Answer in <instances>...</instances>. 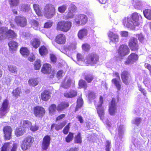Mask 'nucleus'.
<instances>
[{"mask_svg": "<svg viewBox=\"0 0 151 151\" xmlns=\"http://www.w3.org/2000/svg\"><path fill=\"white\" fill-rule=\"evenodd\" d=\"M141 16L137 12L132 13L131 17H124L123 19L122 23L126 27L134 29L136 27L138 26L139 24V17Z\"/></svg>", "mask_w": 151, "mask_h": 151, "instance_id": "f257e3e1", "label": "nucleus"}, {"mask_svg": "<svg viewBox=\"0 0 151 151\" xmlns=\"http://www.w3.org/2000/svg\"><path fill=\"white\" fill-rule=\"evenodd\" d=\"M56 13V9L55 6L50 4H46L45 6L43 11L44 16L47 19L53 17Z\"/></svg>", "mask_w": 151, "mask_h": 151, "instance_id": "f03ea898", "label": "nucleus"}, {"mask_svg": "<svg viewBox=\"0 0 151 151\" xmlns=\"http://www.w3.org/2000/svg\"><path fill=\"white\" fill-rule=\"evenodd\" d=\"M72 26V23L70 21L61 20L58 22L56 29L57 30L66 32L70 29Z\"/></svg>", "mask_w": 151, "mask_h": 151, "instance_id": "7ed1b4c3", "label": "nucleus"}, {"mask_svg": "<svg viewBox=\"0 0 151 151\" xmlns=\"http://www.w3.org/2000/svg\"><path fill=\"white\" fill-rule=\"evenodd\" d=\"M99 55L95 52H93L88 55L84 60L87 65H92L96 63L99 60Z\"/></svg>", "mask_w": 151, "mask_h": 151, "instance_id": "20e7f679", "label": "nucleus"}, {"mask_svg": "<svg viewBox=\"0 0 151 151\" xmlns=\"http://www.w3.org/2000/svg\"><path fill=\"white\" fill-rule=\"evenodd\" d=\"M128 45L132 51H137L139 48L137 39L134 37H132L129 39Z\"/></svg>", "mask_w": 151, "mask_h": 151, "instance_id": "39448f33", "label": "nucleus"}, {"mask_svg": "<svg viewBox=\"0 0 151 151\" xmlns=\"http://www.w3.org/2000/svg\"><path fill=\"white\" fill-rule=\"evenodd\" d=\"M103 103V99L101 96H100L98 104H97L95 102V105L96 107L97 113L101 119L102 120L104 119V109L102 106V104Z\"/></svg>", "mask_w": 151, "mask_h": 151, "instance_id": "423d86ee", "label": "nucleus"}, {"mask_svg": "<svg viewBox=\"0 0 151 151\" xmlns=\"http://www.w3.org/2000/svg\"><path fill=\"white\" fill-rule=\"evenodd\" d=\"M9 109V102L8 100H5L0 108V118H3L8 112Z\"/></svg>", "mask_w": 151, "mask_h": 151, "instance_id": "0eeeda50", "label": "nucleus"}, {"mask_svg": "<svg viewBox=\"0 0 151 151\" xmlns=\"http://www.w3.org/2000/svg\"><path fill=\"white\" fill-rule=\"evenodd\" d=\"M33 142V137L31 136L26 137L22 142L21 145L22 149L24 151L26 150L31 147Z\"/></svg>", "mask_w": 151, "mask_h": 151, "instance_id": "6e6552de", "label": "nucleus"}, {"mask_svg": "<svg viewBox=\"0 0 151 151\" xmlns=\"http://www.w3.org/2000/svg\"><path fill=\"white\" fill-rule=\"evenodd\" d=\"M14 21L17 24L21 27H24L27 25V21L26 18L22 16H16Z\"/></svg>", "mask_w": 151, "mask_h": 151, "instance_id": "1a4fd4ad", "label": "nucleus"}, {"mask_svg": "<svg viewBox=\"0 0 151 151\" xmlns=\"http://www.w3.org/2000/svg\"><path fill=\"white\" fill-rule=\"evenodd\" d=\"M117 52L119 56L124 57L129 53L130 50L127 45H122L119 47Z\"/></svg>", "mask_w": 151, "mask_h": 151, "instance_id": "9d476101", "label": "nucleus"}, {"mask_svg": "<svg viewBox=\"0 0 151 151\" xmlns=\"http://www.w3.org/2000/svg\"><path fill=\"white\" fill-rule=\"evenodd\" d=\"M54 40L55 42L58 45H64L66 42V36L62 33L58 34L55 37Z\"/></svg>", "mask_w": 151, "mask_h": 151, "instance_id": "9b49d317", "label": "nucleus"}, {"mask_svg": "<svg viewBox=\"0 0 151 151\" xmlns=\"http://www.w3.org/2000/svg\"><path fill=\"white\" fill-rule=\"evenodd\" d=\"M75 21L76 24H81V25L85 24L87 22V18L86 16L83 14L78 15L75 19Z\"/></svg>", "mask_w": 151, "mask_h": 151, "instance_id": "f8f14e48", "label": "nucleus"}, {"mask_svg": "<svg viewBox=\"0 0 151 151\" xmlns=\"http://www.w3.org/2000/svg\"><path fill=\"white\" fill-rule=\"evenodd\" d=\"M138 55L134 53H132L128 57L127 60L124 62L126 65L133 63L137 61L138 59Z\"/></svg>", "mask_w": 151, "mask_h": 151, "instance_id": "ddd939ff", "label": "nucleus"}, {"mask_svg": "<svg viewBox=\"0 0 151 151\" xmlns=\"http://www.w3.org/2000/svg\"><path fill=\"white\" fill-rule=\"evenodd\" d=\"M34 112L36 117L41 118L44 116L45 111L44 108L41 106H37L34 108Z\"/></svg>", "mask_w": 151, "mask_h": 151, "instance_id": "4468645a", "label": "nucleus"}, {"mask_svg": "<svg viewBox=\"0 0 151 151\" xmlns=\"http://www.w3.org/2000/svg\"><path fill=\"white\" fill-rule=\"evenodd\" d=\"M121 77L122 81L125 85L129 84L131 79L130 73L127 71L124 70L122 72Z\"/></svg>", "mask_w": 151, "mask_h": 151, "instance_id": "2eb2a0df", "label": "nucleus"}, {"mask_svg": "<svg viewBox=\"0 0 151 151\" xmlns=\"http://www.w3.org/2000/svg\"><path fill=\"white\" fill-rule=\"evenodd\" d=\"M50 137L48 135L45 136L44 137L42 144V147L43 150H45L47 149L50 145Z\"/></svg>", "mask_w": 151, "mask_h": 151, "instance_id": "dca6fc26", "label": "nucleus"}, {"mask_svg": "<svg viewBox=\"0 0 151 151\" xmlns=\"http://www.w3.org/2000/svg\"><path fill=\"white\" fill-rule=\"evenodd\" d=\"M12 131L11 128L9 126H6L3 128L5 138L6 140H9L11 139Z\"/></svg>", "mask_w": 151, "mask_h": 151, "instance_id": "f3484780", "label": "nucleus"}, {"mask_svg": "<svg viewBox=\"0 0 151 151\" xmlns=\"http://www.w3.org/2000/svg\"><path fill=\"white\" fill-rule=\"evenodd\" d=\"M108 36L110 40V42H117L119 40V36L117 34L114 33L113 32L109 31L108 34Z\"/></svg>", "mask_w": 151, "mask_h": 151, "instance_id": "a211bd4d", "label": "nucleus"}, {"mask_svg": "<svg viewBox=\"0 0 151 151\" xmlns=\"http://www.w3.org/2000/svg\"><path fill=\"white\" fill-rule=\"evenodd\" d=\"M41 40L39 37H35L30 41V44L35 49L39 47L41 44Z\"/></svg>", "mask_w": 151, "mask_h": 151, "instance_id": "6ab92c4d", "label": "nucleus"}, {"mask_svg": "<svg viewBox=\"0 0 151 151\" xmlns=\"http://www.w3.org/2000/svg\"><path fill=\"white\" fill-rule=\"evenodd\" d=\"M6 37L8 39H15L17 37V35L15 32L11 29H9L6 31L5 34Z\"/></svg>", "mask_w": 151, "mask_h": 151, "instance_id": "aec40b11", "label": "nucleus"}, {"mask_svg": "<svg viewBox=\"0 0 151 151\" xmlns=\"http://www.w3.org/2000/svg\"><path fill=\"white\" fill-rule=\"evenodd\" d=\"M88 34L87 29L83 28L80 29L78 33V37L80 40H82L86 37Z\"/></svg>", "mask_w": 151, "mask_h": 151, "instance_id": "412c9836", "label": "nucleus"}, {"mask_svg": "<svg viewBox=\"0 0 151 151\" xmlns=\"http://www.w3.org/2000/svg\"><path fill=\"white\" fill-rule=\"evenodd\" d=\"M116 110V107L115 104V100L113 98L109 106V111L110 114L111 115H114Z\"/></svg>", "mask_w": 151, "mask_h": 151, "instance_id": "4be33fe9", "label": "nucleus"}, {"mask_svg": "<svg viewBox=\"0 0 151 151\" xmlns=\"http://www.w3.org/2000/svg\"><path fill=\"white\" fill-rule=\"evenodd\" d=\"M39 52L42 56L46 55L48 53V50L47 47L45 45L41 46L39 48Z\"/></svg>", "mask_w": 151, "mask_h": 151, "instance_id": "5701e85b", "label": "nucleus"}, {"mask_svg": "<svg viewBox=\"0 0 151 151\" xmlns=\"http://www.w3.org/2000/svg\"><path fill=\"white\" fill-rule=\"evenodd\" d=\"M111 82L116 87L118 90H120L121 88V82L120 79L119 80L118 78H114L111 80Z\"/></svg>", "mask_w": 151, "mask_h": 151, "instance_id": "b1692460", "label": "nucleus"}, {"mask_svg": "<svg viewBox=\"0 0 151 151\" xmlns=\"http://www.w3.org/2000/svg\"><path fill=\"white\" fill-rule=\"evenodd\" d=\"M41 99L44 101L47 100L50 97V93L48 90H45L41 93Z\"/></svg>", "mask_w": 151, "mask_h": 151, "instance_id": "393cba45", "label": "nucleus"}, {"mask_svg": "<svg viewBox=\"0 0 151 151\" xmlns=\"http://www.w3.org/2000/svg\"><path fill=\"white\" fill-rule=\"evenodd\" d=\"M77 92L74 90H70L69 91L66 92L64 93V96L67 98H71L76 96Z\"/></svg>", "mask_w": 151, "mask_h": 151, "instance_id": "a878e982", "label": "nucleus"}, {"mask_svg": "<svg viewBox=\"0 0 151 151\" xmlns=\"http://www.w3.org/2000/svg\"><path fill=\"white\" fill-rule=\"evenodd\" d=\"M10 49L12 51H16L18 47V43L14 41H11L8 43Z\"/></svg>", "mask_w": 151, "mask_h": 151, "instance_id": "bb28decb", "label": "nucleus"}, {"mask_svg": "<svg viewBox=\"0 0 151 151\" xmlns=\"http://www.w3.org/2000/svg\"><path fill=\"white\" fill-rule=\"evenodd\" d=\"M34 9L36 14L39 16H42V12L39 5L37 4H35L33 5Z\"/></svg>", "mask_w": 151, "mask_h": 151, "instance_id": "cd10ccee", "label": "nucleus"}, {"mask_svg": "<svg viewBox=\"0 0 151 151\" xmlns=\"http://www.w3.org/2000/svg\"><path fill=\"white\" fill-rule=\"evenodd\" d=\"M124 131V128L123 125H121L119 127L118 136L119 139L121 141H122V139L123 137Z\"/></svg>", "mask_w": 151, "mask_h": 151, "instance_id": "c85d7f7f", "label": "nucleus"}, {"mask_svg": "<svg viewBox=\"0 0 151 151\" xmlns=\"http://www.w3.org/2000/svg\"><path fill=\"white\" fill-rule=\"evenodd\" d=\"M20 52L23 56H28L30 52L27 47H22L20 49Z\"/></svg>", "mask_w": 151, "mask_h": 151, "instance_id": "c756f323", "label": "nucleus"}, {"mask_svg": "<svg viewBox=\"0 0 151 151\" xmlns=\"http://www.w3.org/2000/svg\"><path fill=\"white\" fill-rule=\"evenodd\" d=\"M66 123L65 122H62L59 125L56 124H52L51 127V130L53 131V129L54 127L55 129L57 130H59V129H61L65 125Z\"/></svg>", "mask_w": 151, "mask_h": 151, "instance_id": "7c9ffc66", "label": "nucleus"}, {"mask_svg": "<svg viewBox=\"0 0 151 151\" xmlns=\"http://www.w3.org/2000/svg\"><path fill=\"white\" fill-rule=\"evenodd\" d=\"M69 104L68 103H61L58 105L57 107V110L58 111H61L65 108L68 107Z\"/></svg>", "mask_w": 151, "mask_h": 151, "instance_id": "2f4dec72", "label": "nucleus"}, {"mask_svg": "<svg viewBox=\"0 0 151 151\" xmlns=\"http://www.w3.org/2000/svg\"><path fill=\"white\" fill-rule=\"evenodd\" d=\"M21 124L23 129L29 128L31 125V123L28 120H23L21 121Z\"/></svg>", "mask_w": 151, "mask_h": 151, "instance_id": "473e14b6", "label": "nucleus"}, {"mask_svg": "<svg viewBox=\"0 0 151 151\" xmlns=\"http://www.w3.org/2000/svg\"><path fill=\"white\" fill-rule=\"evenodd\" d=\"M12 143L7 142L4 143L1 147V151H8L12 147Z\"/></svg>", "mask_w": 151, "mask_h": 151, "instance_id": "72a5a7b5", "label": "nucleus"}, {"mask_svg": "<svg viewBox=\"0 0 151 151\" xmlns=\"http://www.w3.org/2000/svg\"><path fill=\"white\" fill-rule=\"evenodd\" d=\"M8 2L10 7L17 6L19 3V0H8Z\"/></svg>", "mask_w": 151, "mask_h": 151, "instance_id": "f704fd0d", "label": "nucleus"}, {"mask_svg": "<svg viewBox=\"0 0 151 151\" xmlns=\"http://www.w3.org/2000/svg\"><path fill=\"white\" fill-rule=\"evenodd\" d=\"M144 16L147 19L151 20V10L149 9H146L143 12Z\"/></svg>", "mask_w": 151, "mask_h": 151, "instance_id": "c9c22d12", "label": "nucleus"}, {"mask_svg": "<svg viewBox=\"0 0 151 151\" xmlns=\"http://www.w3.org/2000/svg\"><path fill=\"white\" fill-rule=\"evenodd\" d=\"M25 132V129L20 127L16 130L15 134L17 136H18L22 135Z\"/></svg>", "mask_w": 151, "mask_h": 151, "instance_id": "e433bc0d", "label": "nucleus"}, {"mask_svg": "<svg viewBox=\"0 0 151 151\" xmlns=\"http://www.w3.org/2000/svg\"><path fill=\"white\" fill-rule=\"evenodd\" d=\"M83 104V100L81 97H79L77 99V104L76 107L75 111H78V109L81 108Z\"/></svg>", "mask_w": 151, "mask_h": 151, "instance_id": "4c0bfd02", "label": "nucleus"}, {"mask_svg": "<svg viewBox=\"0 0 151 151\" xmlns=\"http://www.w3.org/2000/svg\"><path fill=\"white\" fill-rule=\"evenodd\" d=\"M6 31L7 29L6 27H2L0 28V40L4 39L5 36V34Z\"/></svg>", "mask_w": 151, "mask_h": 151, "instance_id": "58836bf2", "label": "nucleus"}, {"mask_svg": "<svg viewBox=\"0 0 151 151\" xmlns=\"http://www.w3.org/2000/svg\"><path fill=\"white\" fill-rule=\"evenodd\" d=\"M21 93V89L18 88L14 90L12 92V94L13 96H14L16 98H17L20 96V94Z\"/></svg>", "mask_w": 151, "mask_h": 151, "instance_id": "ea45409f", "label": "nucleus"}, {"mask_svg": "<svg viewBox=\"0 0 151 151\" xmlns=\"http://www.w3.org/2000/svg\"><path fill=\"white\" fill-rule=\"evenodd\" d=\"M51 71V67H43L41 69V72L44 74H49Z\"/></svg>", "mask_w": 151, "mask_h": 151, "instance_id": "a19ab883", "label": "nucleus"}, {"mask_svg": "<svg viewBox=\"0 0 151 151\" xmlns=\"http://www.w3.org/2000/svg\"><path fill=\"white\" fill-rule=\"evenodd\" d=\"M84 78L88 83H90L93 80L94 76L92 74H88L85 76Z\"/></svg>", "mask_w": 151, "mask_h": 151, "instance_id": "79ce46f5", "label": "nucleus"}, {"mask_svg": "<svg viewBox=\"0 0 151 151\" xmlns=\"http://www.w3.org/2000/svg\"><path fill=\"white\" fill-rule=\"evenodd\" d=\"M28 82L30 85L34 86L37 85L38 83L37 78L30 79L29 80Z\"/></svg>", "mask_w": 151, "mask_h": 151, "instance_id": "37998d69", "label": "nucleus"}, {"mask_svg": "<svg viewBox=\"0 0 151 151\" xmlns=\"http://www.w3.org/2000/svg\"><path fill=\"white\" fill-rule=\"evenodd\" d=\"M67 6L66 5L63 4L58 7V10L60 13H63L65 12L67 9Z\"/></svg>", "mask_w": 151, "mask_h": 151, "instance_id": "c03bdc74", "label": "nucleus"}, {"mask_svg": "<svg viewBox=\"0 0 151 151\" xmlns=\"http://www.w3.org/2000/svg\"><path fill=\"white\" fill-rule=\"evenodd\" d=\"M79 86L81 88H86L87 87V83L84 81L81 80L79 81Z\"/></svg>", "mask_w": 151, "mask_h": 151, "instance_id": "a18cd8bd", "label": "nucleus"}, {"mask_svg": "<svg viewBox=\"0 0 151 151\" xmlns=\"http://www.w3.org/2000/svg\"><path fill=\"white\" fill-rule=\"evenodd\" d=\"M81 135V133H78L77 135L75 137L74 140L75 143L79 144L81 143L82 139Z\"/></svg>", "mask_w": 151, "mask_h": 151, "instance_id": "49530a36", "label": "nucleus"}, {"mask_svg": "<svg viewBox=\"0 0 151 151\" xmlns=\"http://www.w3.org/2000/svg\"><path fill=\"white\" fill-rule=\"evenodd\" d=\"M31 25L32 27L35 29L37 30L39 25L38 22L35 20H33L31 21Z\"/></svg>", "mask_w": 151, "mask_h": 151, "instance_id": "de8ad7c7", "label": "nucleus"}, {"mask_svg": "<svg viewBox=\"0 0 151 151\" xmlns=\"http://www.w3.org/2000/svg\"><path fill=\"white\" fill-rule=\"evenodd\" d=\"M71 82V80L70 79H68L66 82L62 83V87L65 88H69L70 86Z\"/></svg>", "mask_w": 151, "mask_h": 151, "instance_id": "09e8293b", "label": "nucleus"}, {"mask_svg": "<svg viewBox=\"0 0 151 151\" xmlns=\"http://www.w3.org/2000/svg\"><path fill=\"white\" fill-rule=\"evenodd\" d=\"M135 36L140 42L142 43L144 42L145 38L142 34L140 33L136 34Z\"/></svg>", "mask_w": 151, "mask_h": 151, "instance_id": "8fccbe9b", "label": "nucleus"}, {"mask_svg": "<svg viewBox=\"0 0 151 151\" xmlns=\"http://www.w3.org/2000/svg\"><path fill=\"white\" fill-rule=\"evenodd\" d=\"M50 56L51 61L54 64L57 61V58L55 55L50 53Z\"/></svg>", "mask_w": 151, "mask_h": 151, "instance_id": "3c124183", "label": "nucleus"}, {"mask_svg": "<svg viewBox=\"0 0 151 151\" xmlns=\"http://www.w3.org/2000/svg\"><path fill=\"white\" fill-rule=\"evenodd\" d=\"M21 10L24 12L28 11L31 9L29 5L27 4H22L21 6Z\"/></svg>", "mask_w": 151, "mask_h": 151, "instance_id": "603ef678", "label": "nucleus"}, {"mask_svg": "<svg viewBox=\"0 0 151 151\" xmlns=\"http://www.w3.org/2000/svg\"><path fill=\"white\" fill-rule=\"evenodd\" d=\"M82 48L83 50L85 51L88 52L90 49V47L88 44L84 43L82 45Z\"/></svg>", "mask_w": 151, "mask_h": 151, "instance_id": "864d4df0", "label": "nucleus"}, {"mask_svg": "<svg viewBox=\"0 0 151 151\" xmlns=\"http://www.w3.org/2000/svg\"><path fill=\"white\" fill-rule=\"evenodd\" d=\"M56 106L54 104L52 105L49 108V113L52 115L56 111Z\"/></svg>", "mask_w": 151, "mask_h": 151, "instance_id": "5fc2aeb1", "label": "nucleus"}, {"mask_svg": "<svg viewBox=\"0 0 151 151\" xmlns=\"http://www.w3.org/2000/svg\"><path fill=\"white\" fill-rule=\"evenodd\" d=\"M77 10V7L73 4H71L68 8V10L70 12H73V13L76 12Z\"/></svg>", "mask_w": 151, "mask_h": 151, "instance_id": "6e6d98bb", "label": "nucleus"}, {"mask_svg": "<svg viewBox=\"0 0 151 151\" xmlns=\"http://www.w3.org/2000/svg\"><path fill=\"white\" fill-rule=\"evenodd\" d=\"M65 75V72L63 70H60L57 73V77L58 79H60L63 76Z\"/></svg>", "mask_w": 151, "mask_h": 151, "instance_id": "4d7b16f0", "label": "nucleus"}, {"mask_svg": "<svg viewBox=\"0 0 151 151\" xmlns=\"http://www.w3.org/2000/svg\"><path fill=\"white\" fill-rule=\"evenodd\" d=\"M141 119L139 118H137L133 119L132 121V123L137 126L138 125L141 123Z\"/></svg>", "mask_w": 151, "mask_h": 151, "instance_id": "13d9d810", "label": "nucleus"}, {"mask_svg": "<svg viewBox=\"0 0 151 151\" xmlns=\"http://www.w3.org/2000/svg\"><path fill=\"white\" fill-rule=\"evenodd\" d=\"M73 137V133L70 132L67 137L65 138L66 141L67 142H69L72 141Z\"/></svg>", "mask_w": 151, "mask_h": 151, "instance_id": "bf43d9fd", "label": "nucleus"}, {"mask_svg": "<svg viewBox=\"0 0 151 151\" xmlns=\"http://www.w3.org/2000/svg\"><path fill=\"white\" fill-rule=\"evenodd\" d=\"M52 22L50 20L45 22L44 25V28H50L52 25Z\"/></svg>", "mask_w": 151, "mask_h": 151, "instance_id": "052dcab7", "label": "nucleus"}, {"mask_svg": "<svg viewBox=\"0 0 151 151\" xmlns=\"http://www.w3.org/2000/svg\"><path fill=\"white\" fill-rule=\"evenodd\" d=\"M70 124V123H68V124L66 125L64 129L63 130V132L64 134H67L70 128L69 126Z\"/></svg>", "mask_w": 151, "mask_h": 151, "instance_id": "680f3d73", "label": "nucleus"}, {"mask_svg": "<svg viewBox=\"0 0 151 151\" xmlns=\"http://www.w3.org/2000/svg\"><path fill=\"white\" fill-rule=\"evenodd\" d=\"M95 97V95L94 92H90L88 93V98L90 100H92L94 99Z\"/></svg>", "mask_w": 151, "mask_h": 151, "instance_id": "e2e57ef3", "label": "nucleus"}, {"mask_svg": "<svg viewBox=\"0 0 151 151\" xmlns=\"http://www.w3.org/2000/svg\"><path fill=\"white\" fill-rule=\"evenodd\" d=\"M111 147V143L109 141L107 140L106 142V151H110Z\"/></svg>", "mask_w": 151, "mask_h": 151, "instance_id": "0e129e2a", "label": "nucleus"}, {"mask_svg": "<svg viewBox=\"0 0 151 151\" xmlns=\"http://www.w3.org/2000/svg\"><path fill=\"white\" fill-rule=\"evenodd\" d=\"M120 34L122 37H127L128 35V32L126 31H121Z\"/></svg>", "mask_w": 151, "mask_h": 151, "instance_id": "69168bd1", "label": "nucleus"}, {"mask_svg": "<svg viewBox=\"0 0 151 151\" xmlns=\"http://www.w3.org/2000/svg\"><path fill=\"white\" fill-rule=\"evenodd\" d=\"M8 70L10 72L12 73H15L17 72L16 67H8Z\"/></svg>", "mask_w": 151, "mask_h": 151, "instance_id": "338daca9", "label": "nucleus"}, {"mask_svg": "<svg viewBox=\"0 0 151 151\" xmlns=\"http://www.w3.org/2000/svg\"><path fill=\"white\" fill-rule=\"evenodd\" d=\"M29 128L32 131L35 132L38 130L39 127L36 125L32 126L31 125Z\"/></svg>", "mask_w": 151, "mask_h": 151, "instance_id": "774afa93", "label": "nucleus"}]
</instances>
